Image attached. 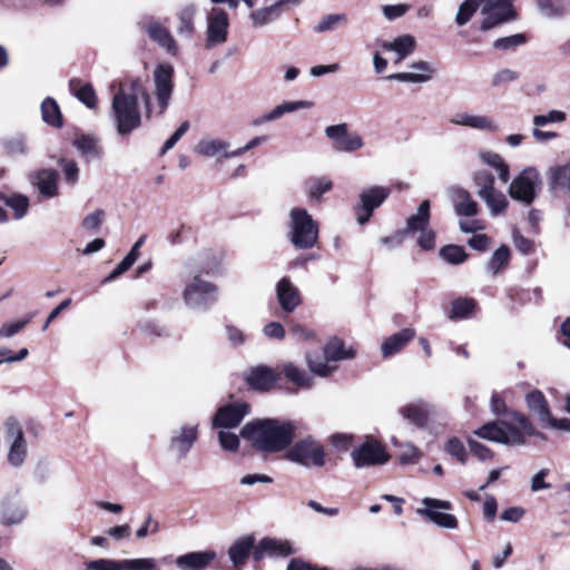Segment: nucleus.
<instances>
[{
	"instance_id": "f257e3e1",
	"label": "nucleus",
	"mask_w": 570,
	"mask_h": 570,
	"mask_svg": "<svg viewBox=\"0 0 570 570\" xmlns=\"http://www.w3.org/2000/svg\"><path fill=\"white\" fill-rule=\"evenodd\" d=\"M110 89L114 91L111 101V116L119 135H128L141 124V115L137 99L145 100L147 112L150 114L149 96L145 82L139 77H129L124 82H115Z\"/></svg>"
},
{
	"instance_id": "f03ea898",
	"label": "nucleus",
	"mask_w": 570,
	"mask_h": 570,
	"mask_svg": "<svg viewBox=\"0 0 570 570\" xmlns=\"http://www.w3.org/2000/svg\"><path fill=\"white\" fill-rule=\"evenodd\" d=\"M295 434L294 422L275 419L255 420L242 430L243 438L249 441L254 449L264 453H276L287 449Z\"/></svg>"
},
{
	"instance_id": "7ed1b4c3",
	"label": "nucleus",
	"mask_w": 570,
	"mask_h": 570,
	"mask_svg": "<svg viewBox=\"0 0 570 570\" xmlns=\"http://www.w3.org/2000/svg\"><path fill=\"white\" fill-rule=\"evenodd\" d=\"M481 439L510 445L519 446L527 442V436L543 439V434L535 430L530 420L522 413L512 412L508 420L491 422L474 431Z\"/></svg>"
},
{
	"instance_id": "20e7f679",
	"label": "nucleus",
	"mask_w": 570,
	"mask_h": 570,
	"mask_svg": "<svg viewBox=\"0 0 570 570\" xmlns=\"http://www.w3.org/2000/svg\"><path fill=\"white\" fill-rule=\"evenodd\" d=\"M480 6L483 16L480 26L482 31H488L517 18L513 0H465L459 7L455 22L459 26L468 23Z\"/></svg>"
},
{
	"instance_id": "39448f33",
	"label": "nucleus",
	"mask_w": 570,
	"mask_h": 570,
	"mask_svg": "<svg viewBox=\"0 0 570 570\" xmlns=\"http://www.w3.org/2000/svg\"><path fill=\"white\" fill-rule=\"evenodd\" d=\"M217 286L195 273L191 262L185 264L183 299L193 309H206L217 295Z\"/></svg>"
},
{
	"instance_id": "423d86ee",
	"label": "nucleus",
	"mask_w": 570,
	"mask_h": 570,
	"mask_svg": "<svg viewBox=\"0 0 570 570\" xmlns=\"http://www.w3.org/2000/svg\"><path fill=\"white\" fill-rule=\"evenodd\" d=\"M288 238L297 249L313 248L318 240V224L304 208L294 207L289 212Z\"/></svg>"
},
{
	"instance_id": "0eeeda50",
	"label": "nucleus",
	"mask_w": 570,
	"mask_h": 570,
	"mask_svg": "<svg viewBox=\"0 0 570 570\" xmlns=\"http://www.w3.org/2000/svg\"><path fill=\"white\" fill-rule=\"evenodd\" d=\"M286 459L307 469L323 468L326 464V452L320 441L308 435L288 449Z\"/></svg>"
},
{
	"instance_id": "6e6552de",
	"label": "nucleus",
	"mask_w": 570,
	"mask_h": 570,
	"mask_svg": "<svg viewBox=\"0 0 570 570\" xmlns=\"http://www.w3.org/2000/svg\"><path fill=\"white\" fill-rule=\"evenodd\" d=\"M525 402L531 413L537 416L544 429L570 432V419H557L553 416L549 403L539 390L529 392Z\"/></svg>"
},
{
	"instance_id": "1a4fd4ad",
	"label": "nucleus",
	"mask_w": 570,
	"mask_h": 570,
	"mask_svg": "<svg viewBox=\"0 0 570 570\" xmlns=\"http://www.w3.org/2000/svg\"><path fill=\"white\" fill-rule=\"evenodd\" d=\"M4 442L9 446L8 462L20 466L28 453L27 441L21 424L14 417H8L2 425Z\"/></svg>"
},
{
	"instance_id": "9d476101",
	"label": "nucleus",
	"mask_w": 570,
	"mask_h": 570,
	"mask_svg": "<svg viewBox=\"0 0 570 570\" xmlns=\"http://www.w3.org/2000/svg\"><path fill=\"white\" fill-rule=\"evenodd\" d=\"M541 186L542 180L539 171L533 167H529L512 180L509 194L513 199L529 205L535 199Z\"/></svg>"
},
{
	"instance_id": "9b49d317",
	"label": "nucleus",
	"mask_w": 570,
	"mask_h": 570,
	"mask_svg": "<svg viewBox=\"0 0 570 570\" xmlns=\"http://www.w3.org/2000/svg\"><path fill=\"white\" fill-rule=\"evenodd\" d=\"M390 188L384 186H370L358 195V204L354 207L356 220L360 225L366 224L374 210L390 196Z\"/></svg>"
},
{
	"instance_id": "f8f14e48",
	"label": "nucleus",
	"mask_w": 570,
	"mask_h": 570,
	"mask_svg": "<svg viewBox=\"0 0 570 570\" xmlns=\"http://www.w3.org/2000/svg\"><path fill=\"white\" fill-rule=\"evenodd\" d=\"M325 136L333 141L334 149L341 153H354L365 145L363 137L356 131H350L346 122L327 126Z\"/></svg>"
},
{
	"instance_id": "ddd939ff",
	"label": "nucleus",
	"mask_w": 570,
	"mask_h": 570,
	"mask_svg": "<svg viewBox=\"0 0 570 570\" xmlns=\"http://www.w3.org/2000/svg\"><path fill=\"white\" fill-rule=\"evenodd\" d=\"M198 439V424H184L174 430L168 442V452L177 461L185 459Z\"/></svg>"
},
{
	"instance_id": "4468645a",
	"label": "nucleus",
	"mask_w": 570,
	"mask_h": 570,
	"mask_svg": "<svg viewBox=\"0 0 570 570\" xmlns=\"http://www.w3.org/2000/svg\"><path fill=\"white\" fill-rule=\"evenodd\" d=\"M229 27V18L226 11L213 8L207 14L206 42L207 49L215 48L226 42Z\"/></svg>"
},
{
	"instance_id": "2eb2a0df",
	"label": "nucleus",
	"mask_w": 570,
	"mask_h": 570,
	"mask_svg": "<svg viewBox=\"0 0 570 570\" xmlns=\"http://www.w3.org/2000/svg\"><path fill=\"white\" fill-rule=\"evenodd\" d=\"M422 504L423 507L417 509L420 515L428 518L441 528L455 529L458 527V519L453 514L442 511L452 508L449 501L424 498Z\"/></svg>"
},
{
	"instance_id": "dca6fc26",
	"label": "nucleus",
	"mask_w": 570,
	"mask_h": 570,
	"mask_svg": "<svg viewBox=\"0 0 570 570\" xmlns=\"http://www.w3.org/2000/svg\"><path fill=\"white\" fill-rule=\"evenodd\" d=\"M174 68L170 65H158L154 71L155 95L158 105V114L167 109L174 90Z\"/></svg>"
},
{
	"instance_id": "f3484780",
	"label": "nucleus",
	"mask_w": 570,
	"mask_h": 570,
	"mask_svg": "<svg viewBox=\"0 0 570 570\" xmlns=\"http://www.w3.org/2000/svg\"><path fill=\"white\" fill-rule=\"evenodd\" d=\"M352 460L356 468L370 465H380L389 461V454L385 448L376 441H366L355 448L351 453Z\"/></svg>"
},
{
	"instance_id": "a211bd4d",
	"label": "nucleus",
	"mask_w": 570,
	"mask_h": 570,
	"mask_svg": "<svg viewBox=\"0 0 570 570\" xmlns=\"http://www.w3.org/2000/svg\"><path fill=\"white\" fill-rule=\"evenodd\" d=\"M141 29L148 35V37L155 41L159 47L166 50L171 56H177L179 48L177 41L173 37L168 28L163 26L159 21L154 19H147L141 21Z\"/></svg>"
},
{
	"instance_id": "6ab92c4d",
	"label": "nucleus",
	"mask_w": 570,
	"mask_h": 570,
	"mask_svg": "<svg viewBox=\"0 0 570 570\" xmlns=\"http://www.w3.org/2000/svg\"><path fill=\"white\" fill-rule=\"evenodd\" d=\"M248 413L249 406L246 403L237 402L225 405L217 411L213 426L220 430L236 428Z\"/></svg>"
},
{
	"instance_id": "aec40b11",
	"label": "nucleus",
	"mask_w": 570,
	"mask_h": 570,
	"mask_svg": "<svg viewBox=\"0 0 570 570\" xmlns=\"http://www.w3.org/2000/svg\"><path fill=\"white\" fill-rule=\"evenodd\" d=\"M276 296L279 306L287 313L294 312L302 304L299 289L288 277H283L276 284Z\"/></svg>"
},
{
	"instance_id": "412c9836",
	"label": "nucleus",
	"mask_w": 570,
	"mask_h": 570,
	"mask_svg": "<svg viewBox=\"0 0 570 570\" xmlns=\"http://www.w3.org/2000/svg\"><path fill=\"white\" fill-rule=\"evenodd\" d=\"M230 144L227 140L215 137H204L194 147V153L205 158H235L229 150Z\"/></svg>"
},
{
	"instance_id": "4be33fe9",
	"label": "nucleus",
	"mask_w": 570,
	"mask_h": 570,
	"mask_svg": "<svg viewBox=\"0 0 570 570\" xmlns=\"http://www.w3.org/2000/svg\"><path fill=\"white\" fill-rule=\"evenodd\" d=\"M381 48L383 51L394 52L393 63L399 65L414 52L416 40L412 35H401L393 40H383Z\"/></svg>"
},
{
	"instance_id": "5701e85b",
	"label": "nucleus",
	"mask_w": 570,
	"mask_h": 570,
	"mask_svg": "<svg viewBox=\"0 0 570 570\" xmlns=\"http://www.w3.org/2000/svg\"><path fill=\"white\" fill-rule=\"evenodd\" d=\"M412 71L397 72L386 77L389 80H397L409 83H424L432 79L434 69L428 61H415L410 65Z\"/></svg>"
},
{
	"instance_id": "b1692460",
	"label": "nucleus",
	"mask_w": 570,
	"mask_h": 570,
	"mask_svg": "<svg viewBox=\"0 0 570 570\" xmlns=\"http://www.w3.org/2000/svg\"><path fill=\"white\" fill-rule=\"evenodd\" d=\"M448 195L458 215L473 217L478 214V203L473 200L468 190L461 187H452L448 190Z\"/></svg>"
},
{
	"instance_id": "393cba45",
	"label": "nucleus",
	"mask_w": 570,
	"mask_h": 570,
	"mask_svg": "<svg viewBox=\"0 0 570 570\" xmlns=\"http://www.w3.org/2000/svg\"><path fill=\"white\" fill-rule=\"evenodd\" d=\"M294 552L288 541L276 539H263L258 546L255 547L253 557L261 560L265 557H286Z\"/></svg>"
},
{
	"instance_id": "a878e982",
	"label": "nucleus",
	"mask_w": 570,
	"mask_h": 570,
	"mask_svg": "<svg viewBox=\"0 0 570 570\" xmlns=\"http://www.w3.org/2000/svg\"><path fill=\"white\" fill-rule=\"evenodd\" d=\"M215 558L214 551H195L177 557L175 563L180 570H205Z\"/></svg>"
},
{
	"instance_id": "bb28decb",
	"label": "nucleus",
	"mask_w": 570,
	"mask_h": 570,
	"mask_svg": "<svg viewBox=\"0 0 570 570\" xmlns=\"http://www.w3.org/2000/svg\"><path fill=\"white\" fill-rule=\"evenodd\" d=\"M31 183L46 198L58 195V174L52 169H42L31 176Z\"/></svg>"
},
{
	"instance_id": "cd10ccee",
	"label": "nucleus",
	"mask_w": 570,
	"mask_h": 570,
	"mask_svg": "<svg viewBox=\"0 0 570 570\" xmlns=\"http://www.w3.org/2000/svg\"><path fill=\"white\" fill-rule=\"evenodd\" d=\"M400 414L410 423L423 428L429 421L431 406L426 402L419 401L402 406Z\"/></svg>"
},
{
	"instance_id": "c85d7f7f",
	"label": "nucleus",
	"mask_w": 570,
	"mask_h": 570,
	"mask_svg": "<svg viewBox=\"0 0 570 570\" xmlns=\"http://www.w3.org/2000/svg\"><path fill=\"white\" fill-rule=\"evenodd\" d=\"M302 0H281L269 7L253 11L249 18L255 27H262L277 19L282 13V7L284 4H298Z\"/></svg>"
},
{
	"instance_id": "c756f323",
	"label": "nucleus",
	"mask_w": 570,
	"mask_h": 570,
	"mask_svg": "<svg viewBox=\"0 0 570 570\" xmlns=\"http://www.w3.org/2000/svg\"><path fill=\"white\" fill-rule=\"evenodd\" d=\"M414 336L415 331L413 328H404L385 338L381 346L383 357L387 358L399 353Z\"/></svg>"
},
{
	"instance_id": "7c9ffc66",
	"label": "nucleus",
	"mask_w": 570,
	"mask_h": 570,
	"mask_svg": "<svg viewBox=\"0 0 570 570\" xmlns=\"http://www.w3.org/2000/svg\"><path fill=\"white\" fill-rule=\"evenodd\" d=\"M247 383L261 391L269 390L277 380V373L267 366H257L247 374Z\"/></svg>"
},
{
	"instance_id": "2f4dec72",
	"label": "nucleus",
	"mask_w": 570,
	"mask_h": 570,
	"mask_svg": "<svg viewBox=\"0 0 570 570\" xmlns=\"http://www.w3.org/2000/svg\"><path fill=\"white\" fill-rule=\"evenodd\" d=\"M430 202L423 200L415 214L411 215L406 219L405 228L402 230L403 235H410L419 233L430 227Z\"/></svg>"
},
{
	"instance_id": "473e14b6",
	"label": "nucleus",
	"mask_w": 570,
	"mask_h": 570,
	"mask_svg": "<svg viewBox=\"0 0 570 570\" xmlns=\"http://www.w3.org/2000/svg\"><path fill=\"white\" fill-rule=\"evenodd\" d=\"M197 8L195 4H185L177 10V33L180 37L191 38L195 32V18Z\"/></svg>"
},
{
	"instance_id": "72a5a7b5",
	"label": "nucleus",
	"mask_w": 570,
	"mask_h": 570,
	"mask_svg": "<svg viewBox=\"0 0 570 570\" xmlns=\"http://www.w3.org/2000/svg\"><path fill=\"white\" fill-rule=\"evenodd\" d=\"M282 373L298 389L309 390L314 386L313 376L292 362L282 365Z\"/></svg>"
},
{
	"instance_id": "f704fd0d",
	"label": "nucleus",
	"mask_w": 570,
	"mask_h": 570,
	"mask_svg": "<svg viewBox=\"0 0 570 570\" xmlns=\"http://www.w3.org/2000/svg\"><path fill=\"white\" fill-rule=\"evenodd\" d=\"M324 357L327 361L337 362L350 360L355 356V351L352 347H346L342 340L333 337L323 347Z\"/></svg>"
},
{
	"instance_id": "c9c22d12",
	"label": "nucleus",
	"mask_w": 570,
	"mask_h": 570,
	"mask_svg": "<svg viewBox=\"0 0 570 570\" xmlns=\"http://www.w3.org/2000/svg\"><path fill=\"white\" fill-rule=\"evenodd\" d=\"M27 515L26 505L16 500H6L2 504L1 518L6 524L20 523Z\"/></svg>"
},
{
	"instance_id": "e433bc0d",
	"label": "nucleus",
	"mask_w": 570,
	"mask_h": 570,
	"mask_svg": "<svg viewBox=\"0 0 570 570\" xmlns=\"http://www.w3.org/2000/svg\"><path fill=\"white\" fill-rule=\"evenodd\" d=\"M305 361L311 373L320 377H328L337 370V366L327 361L324 355L306 353Z\"/></svg>"
},
{
	"instance_id": "4c0bfd02",
	"label": "nucleus",
	"mask_w": 570,
	"mask_h": 570,
	"mask_svg": "<svg viewBox=\"0 0 570 570\" xmlns=\"http://www.w3.org/2000/svg\"><path fill=\"white\" fill-rule=\"evenodd\" d=\"M71 92L88 108L97 106V95L90 83H82L79 79H72L69 82Z\"/></svg>"
},
{
	"instance_id": "58836bf2",
	"label": "nucleus",
	"mask_w": 570,
	"mask_h": 570,
	"mask_svg": "<svg viewBox=\"0 0 570 570\" xmlns=\"http://www.w3.org/2000/svg\"><path fill=\"white\" fill-rule=\"evenodd\" d=\"M348 24V17L346 13H331L322 17L314 30L318 33L335 31Z\"/></svg>"
},
{
	"instance_id": "ea45409f",
	"label": "nucleus",
	"mask_w": 570,
	"mask_h": 570,
	"mask_svg": "<svg viewBox=\"0 0 570 570\" xmlns=\"http://www.w3.org/2000/svg\"><path fill=\"white\" fill-rule=\"evenodd\" d=\"M479 156L484 164L498 170L499 178L502 180V183H508L510 178L509 166L504 163L499 154L489 150H481Z\"/></svg>"
},
{
	"instance_id": "a19ab883",
	"label": "nucleus",
	"mask_w": 570,
	"mask_h": 570,
	"mask_svg": "<svg viewBox=\"0 0 570 570\" xmlns=\"http://www.w3.org/2000/svg\"><path fill=\"white\" fill-rule=\"evenodd\" d=\"M253 548L254 540L250 538L239 540L229 548L228 554L236 568L244 564Z\"/></svg>"
},
{
	"instance_id": "79ce46f5",
	"label": "nucleus",
	"mask_w": 570,
	"mask_h": 570,
	"mask_svg": "<svg viewBox=\"0 0 570 570\" xmlns=\"http://www.w3.org/2000/svg\"><path fill=\"white\" fill-rule=\"evenodd\" d=\"M510 249L508 246H500L491 256L487 264V272L491 276L498 275L509 263Z\"/></svg>"
},
{
	"instance_id": "37998d69",
	"label": "nucleus",
	"mask_w": 570,
	"mask_h": 570,
	"mask_svg": "<svg viewBox=\"0 0 570 570\" xmlns=\"http://www.w3.org/2000/svg\"><path fill=\"white\" fill-rule=\"evenodd\" d=\"M397 449V456L402 464H416L423 456L422 451L410 442H394Z\"/></svg>"
},
{
	"instance_id": "c03bdc74",
	"label": "nucleus",
	"mask_w": 570,
	"mask_h": 570,
	"mask_svg": "<svg viewBox=\"0 0 570 570\" xmlns=\"http://www.w3.org/2000/svg\"><path fill=\"white\" fill-rule=\"evenodd\" d=\"M42 119L50 126L60 127L62 125V116L58 104L52 98H46L41 104Z\"/></svg>"
},
{
	"instance_id": "a18cd8bd",
	"label": "nucleus",
	"mask_w": 570,
	"mask_h": 570,
	"mask_svg": "<svg viewBox=\"0 0 570 570\" xmlns=\"http://www.w3.org/2000/svg\"><path fill=\"white\" fill-rule=\"evenodd\" d=\"M73 146L88 158H97L101 155L98 140L92 136H80L75 139Z\"/></svg>"
},
{
	"instance_id": "49530a36",
	"label": "nucleus",
	"mask_w": 570,
	"mask_h": 570,
	"mask_svg": "<svg viewBox=\"0 0 570 570\" xmlns=\"http://www.w3.org/2000/svg\"><path fill=\"white\" fill-rule=\"evenodd\" d=\"M480 197L485 202L491 214L494 216L502 214L508 206L507 197L501 191H498L497 189H493Z\"/></svg>"
},
{
	"instance_id": "de8ad7c7",
	"label": "nucleus",
	"mask_w": 570,
	"mask_h": 570,
	"mask_svg": "<svg viewBox=\"0 0 570 570\" xmlns=\"http://www.w3.org/2000/svg\"><path fill=\"white\" fill-rule=\"evenodd\" d=\"M4 205L13 210L16 219H21L28 212L29 198L21 194H16L10 197L4 196Z\"/></svg>"
},
{
	"instance_id": "09e8293b",
	"label": "nucleus",
	"mask_w": 570,
	"mask_h": 570,
	"mask_svg": "<svg viewBox=\"0 0 570 570\" xmlns=\"http://www.w3.org/2000/svg\"><path fill=\"white\" fill-rule=\"evenodd\" d=\"M475 302L472 298L461 297L452 303L450 311V318H464L468 317L474 309Z\"/></svg>"
},
{
	"instance_id": "8fccbe9b",
	"label": "nucleus",
	"mask_w": 570,
	"mask_h": 570,
	"mask_svg": "<svg viewBox=\"0 0 570 570\" xmlns=\"http://www.w3.org/2000/svg\"><path fill=\"white\" fill-rule=\"evenodd\" d=\"M440 256L452 265H459L465 262L468 254L463 247L458 245H448L440 249Z\"/></svg>"
},
{
	"instance_id": "3c124183",
	"label": "nucleus",
	"mask_w": 570,
	"mask_h": 570,
	"mask_svg": "<svg viewBox=\"0 0 570 570\" xmlns=\"http://www.w3.org/2000/svg\"><path fill=\"white\" fill-rule=\"evenodd\" d=\"M121 570H160L154 558H136L121 560Z\"/></svg>"
},
{
	"instance_id": "603ef678",
	"label": "nucleus",
	"mask_w": 570,
	"mask_h": 570,
	"mask_svg": "<svg viewBox=\"0 0 570 570\" xmlns=\"http://www.w3.org/2000/svg\"><path fill=\"white\" fill-rule=\"evenodd\" d=\"M470 128L494 132L499 130V126L494 119L488 116L471 114L469 126Z\"/></svg>"
},
{
	"instance_id": "864d4df0",
	"label": "nucleus",
	"mask_w": 570,
	"mask_h": 570,
	"mask_svg": "<svg viewBox=\"0 0 570 570\" xmlns=\"http://www.w3.org/2000/svg\"><path fill=\"white\" fill-rule=\"evenodd\" d=\"M332 181L327 178H314L308 181V196L312 199L320 200L322 195L332 189Z\"/></svg>"
},
{
	"instance_id": "5fc2aeb1",
	"label": "nucleus",
	"mask_w": 570,
	"mask_h": 570,
	"mask_svg": "<svg viewBox=\"0 0 570 570\" xmlns=\"http://www.w3.org/2000/svg\"><path fill=\"white\" fill-rule=\"evenodd\" d=\"M411 10V4L409 3H395V4H383L381 7V12L385 20L394 21L404 17Z\"/></svg>"
},
{
	"instance_id": "6e6d98bb",
	"label": "nucleus",
	"mask_w": 570,
	"mask_h": 570,
	"mask_svg": "<svg viewBox=\"0 0 570 570\" xmlns=\"http://www.w3.org/2000/svg\"><path fill=\"white\" fill-rule=\"evenodd\" d=\"M445 451L454 456L461 463H465L468 460V453L463 442L458 438H451L445 443Z\"/></svg>"
},
{
	"instance_id": "4d7b16f0",
	"label": "nucleus",
	"mask_w": 570,
	"mask_h": 570,
	"mask_svg": "<svg viewBox=\"0 0 570 570\" xmlns=\"http://www.w3.org/2000/svg\"><path fill=\"white\" fill-rule=\"evenodd\" d=\"M474 183L479 188V196H482L494 189V177L485 170H480L474 174Z\"/></svg>"
},
{
	"instance_id": "13d9d810",
	"label": "nucleus",
	"mask_w": 570,
	"mask_h": 570,
	"mask_svg": "<svg viewBox=\"0 0 570 570\" xmlns=\"http://www.w3.org/2000/svg\"><path fill=\"white\" fill-rule=\"evenodd\" d=\"M85 570H121V560L97 559L85 564Z\"/></svg>"
},
{
	"instance_id": "bf43d9fd",
	"label": "nucleus",
	"mask_w": 570,
	"mask_h": 570,
	"mask_svg": "<svg viewBox=\"0 0 570 570\" xmlns=\"http://www.w3.org/2000/svg\"><path fill=\"white\" fill-rule=\"evenodd\" d=\"M551 179L554 185L570 190V164L554 168L551 173Z\"/></svg>"
},
{
	"instance_id": "052dcab7",
	"label": "nucleus",
	"mask_w": 570,
	"mask_h": 570,
	"mask_svg": "<svg viewBox=\"0 0 570 570\" xmlns=\"http://www.w3.org/2000/svg\"><path fill=\"white\" fill-rule=\"evenodd\" d=\"M218 439H219V443L224 450H227L230 452H236L239 448V439L233 432L220 430L218 432Z\"/></svg>"
},
{
	"instance_id": "680f3d73",
	"label": "nucleus",
	"mask_w": 570,
	"mask_h": 570,
	"mask_svg": "<svg viewBox=\"0 0 570 570\" xmlns=\"http://www.w3.org/2000/svg\"><path fill=\"white\" fill-rule=\"evenodd\" d=\"M538 8L547 18H556L562 14V7L552 0H538Z\"/></svg>"
},
{
	"instance_id": "e2e57ef3",
	"label": "nucleus",
	"mask_w": 570,
	"mask_h": 570,
	"mask_svg": "<svg viewBox=\"0 0 570 570\" xmlns=\"http://www.w3.org/2000/svg\"><path fill=\"white\" fill-rule=\"evenodd\" d=\"M60 165L67 183L75 185L79 178V168L76 161L61 159Z\"/></svg>"
},
{
	"instance_id": "0e129e2a",
	"label": "nucleus",
	"mask_w": 570,
	"mask_h": 570,
	"mask_svg": "<svg viewBox=\"0 0 570 570\" xmlns=\"http://www.w3.org/2000/svg\"><path fill=\"white\" fill-rule=\"evenodd\" d=\"M419 233L417 245L424 250L433 249L435 247V232L431 227H428Z\"/></svg>"
},
{
	"instance_id": "69168bd1",
	"label": "nucleus",
	"mask_w": 570,
	"mask_h": 570,
	"mask_svg": "<svg viewBox=\"0 0 570 570\" xmlns=\"http://www.w3.org/2000/svg\"><path fill=\"white\" fill-rule=\"evenodd\" d=\"M188 129H189V122L184 121L179 126V128L166 140V142L164 144V146L160 150V154L164 155L168 150H170L179 141V139L187 132Z\"/></svg>"
},
{
	"instance_id": "338daca9",
	"label": "nucleus",
	"mask_w": 570,
	"mask_h": 570,
	"mask_svg": "<svg viewBox=\"0 0 570 570\" xmlns=\"http://www.w3.org/2000/svg\"><path fill=\"white\" fill-rule=\"evenodd\" d=\"M104 218L105 212L102 209H96L83 218L82 226L88 230H96L100 227Z\"/></svg>"
},
{
	"instance_id": "774afa93",
	"label": "nucleus",
	"mask_w": 570,
	"mask_h": 570,
	"mask_svg": "<svg viewBox=\"0 0 570 570\" xmlns=\"http://www.w3.org/2000/svg\"><path fill=\"white\" fill-rule=\"evenodd\" d=\"M468 443H469V446H470V451L481 461H487V460H490L492 459L493 456V453L492 451L483 445L482 443L473 440V439H469L468 440Z\"/></svg>"
}]
</instances>
